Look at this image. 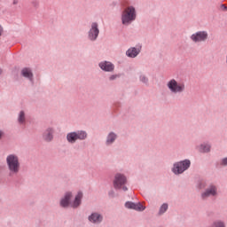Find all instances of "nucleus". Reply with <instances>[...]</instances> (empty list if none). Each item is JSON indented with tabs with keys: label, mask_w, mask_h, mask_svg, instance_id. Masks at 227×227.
Listing matches in <instances>:
<instances>
[{
	"label": "nucleus",
	"mask_w": 227,
	"mask_h": 227,
	"mask_svg": "<svg viewBox=\"0 0 227 227\" xmlns=\"http://www.w3.org/2000/svg\"><path fill=\"white\" fill-rule=\"evenodd\" d=\"M7 166L9 168L10 175H17L20 171V162H19V156L10 154L6 158Z\"/></svg>",
	"instance_id": "f257e3e1"
},
{
	"label": "nucleus",
	"mask_w": 227,
	"mask_h": 227,
	"mask_svg": "<svg viewBox=\"0 0 227 227\" xmlns=\"http://www.w3.org/2000/svg\"><path fill=\"white\" fill-rule=\"evenodd\" d=\"M122 24H130L133 20H136V8L133 6L127 7L121 16Z\"/></svg>",
	"instance_id": "f03ea898"
},
{
	"label": "nucleus",
	"mask_w": 227,
	"mask_h": 227,
	"mask_svg": "<svg viewBox=\"0 0 227 227\" xmlns=\"http://www.w3.org/2000/svg\"><path fill=\"white\" fill-rule=\"evenodd\" d=\"M189 168H191V160H184L181 162L174 164L172 171L175 173V175H181V173H184V171H186V169H189Z\"/></svg>",
	"instance_id": "7ed1b4c3"
},
{
	"label": "nucleus",
	"mask_w": 227,
	"mask_h": 227,
	"mask_svg": "<svg viewBox=\"0 0 227 227\" xmlns=\"http://www.w3.org/2000/svg\"><path fill=\"white\" fill-rule=\"evenodd\" d=\"M167 86L172 93H182V91H184L185 90V84L178 83L175 79L170 80Z\"/></svg>",
	"instance_id": "20e7f679"
},
{
	"label": "nucleus",
	"mask_w": 227,
	"mask_h": 227,
	"mask_svg": "<svg viewBox=\"0 0 227 227\" xmlns=\"http://www.w3.org/2000/svg\"><path fill=\"white\" fill-rule=\"evenodd\" d=\"M86 137H88V134L85 131L71 132L67 136L68 143H75L77 139L84 140Z\"/></svg>",
	"instance_id": "39448f33"
},
{
	"label": "nucleus",
	"mask_w": 227,
	"mask_h": 227,
	"mask_svg": "<svg viewBox=\"0 0 227 227\" xmlns=\"http://www.w3.org/2000/svg\"><path fill=\"white\" fill-rule=\"evenodd\" d=\"M125 184H127V177L121 174H117L114 181V187L115 189H122V191H128L127 187L123 186Z\"/></svg>",
	"instance_id": "423d86ee"
},
{
	"label": "nucleus",
	"mask_w": 227,
	"mask_h": 227,
	"mask_svg": "<svg viewBox=\"0 0 227 227\" xmlns=\"http://www.w3.org/2000/svg\"><path fill=\"white\" fill-rule=\"evenodd\" d=\"M208 38V33L206 31H199L195 34L192 35L191 40L194 42L195 43H198L200 42H205Z\"/></svg>",
	"instance_id": "0eeeda50"
},
{
	"label": "nucleus",
	"mask_w": 227,
	"mask_h": 227,
	"mask_svg": "<svg viewBox=\"0 0 227 227\" xmlns=\"http://www.w3.org/2000/svg\"><path fill=\"white\" fill-rule=\"evenodd\" d=\"M126 208H131L132 210H137V212H143L145 208H146L145 206H143L141 203H134L128 201L125 203Z\"/></svg>",
	"instance_id": "6e6552de"
},
{
	"label": "nucleus",
	"mask_w": 227,
	"mask_h": 227,
	"mask_svg": "<svg viewBox=\"0 0 227 227\" xmlns=\"http://www.w3.org/2000/svg\"><path fill=\"white\" fill-rule=\"evenodd\" d=\"M98 24L97 23H92L91 28L89 32V38L90 40H97V37L98 36Z\"/></svg>",
	"instance_id": "1a4fd4ad"
},
{
	"label": "nucleus",
	"mask_w": 227,
	"mask_h": 227,
	"mask_svg": "<svg viewBox=\"0 0 227 227\" xmlns=\"http://www.w3.org/2000/svg\"><path fill=\"white\" fill-rule=\"evenodd\" d=\"M101 70H105V72H113L114 70V66L111 62H101L99 64Z\"/></svg>",
	"instance_id": "9d476101"
},
{
	"label": "nucleus",
	"mask_w": 227,
	"mask_h": 227,
	"mask_svg": "<svg viewBox=\"0 0 227 227\" xmlns=\"http://www.w3.org/2000/svg\"><path fill=\"white\" fill-rule=\"evenodd\" d=\"M215 194H217V188H215V186H210L204 193H202V198L215 196Z\"/></svg>",
	"instance_id": "9b49d317"
},
{
	"label": "nucleus",
	"mask_w": 227,
	"mask_h": 227,
	"mask_svg": "<svg viewBox=\"0 0 227 227\" xmlns=\"http://www.w3.org/2000/svg\"><path fill=\"white\" fill-rule=\"evenodd\" d=\"M70 198H72V193H66L65 197L60 201L61 207H64V208L68 207V205H70Z\"/></svg>",
	"instance_id": "f8f14e48"
},
{
	"label": "nucleus",
	"mask_w": 227,
	"mask_h": 227,
	"mask_svg": "<svg viewBox=\"0 0 227 227\" xmlns=\"http://www.w3.org/2000/svg\"><path fill=\"white\" fill-rule=\"evenodd\" d=\"M89 221L90 223H102V215L97 213H93L91 215L89 216Z\"/></svg>",
	"instance_id": "ddd939ff"
},
{
	"label": "nucleus",
	"mask_w": 227,
	"mask_h": 227,
	"mask_svg": "<svg viewBox=\"0 0 227 227\" xmlns=\"http://www.w3.org/2000/svg\"><path fill=\"white\" fill-rule=\"evenodd\" d=\"M54 133V130L52 129H48L43 133V139L45 141H52V134Z\"/></svg>",
	"instance_id": "4468645a"
},
{
	"label": "nucleus",
	"mask_w": 227,
	"mask_h": 227,
	"mask_svg": "<svg viewBox=\"0 0 227 227\" xmlns=\"http://www.w3.org/2000/svg\"><path fill=\"white\" fill-rule=\"evenodd\" d=\"M81 200H82V192H78L74 203L71 204V207L73 208H77V207H79V205H81Z\"/></svg>",
	"instance_id": "2eb2a0df"
},
{
	"label": "nucleus",
	"mask_w": 227,
	"mask_h": 227,
	"mask_svg": "<svg viewBox=\"0 0 227 227\" xmlns=\"http://www.w3.org/2000/svg\"><path fill=\"white\" fill-rule=\"evenodd\" d=\"M140 51L136 49V48H131L129 49L126 52L127 56H129V58H136V56H137V54H139Z\"/></svg>",
	"instance_id": "dca6fc26"
},
{
	"label": "nucleus",
	"mask_w": 227,
	"mask_h": 227,
	"mask_svg": "<svg viewBox=\"0 0 227 227\" xmlns=\"http://www.w3.org/2000/svg\"><path fill=\"white\" fill-rule=\"evenodd\" d=\"M21 74L23 75V77H27V79H33V73H31V70L29 68H24L21 71Z\"/></svg>",
	"instance_id": "f3484780"
},
{
	"label": "nucleus",
	"mask_w": 227,
	"mask_h": 227,
	"mask_svg": "<svg viewBox=\"0 0 227 227\" xmlns=\"http://www.w3.org/2000/svg\"><path fill=\"white\" fill-rule=\"evenodd\" d=\"M115 140H116V134L112 132L107 137L106 145H112V143H114Z\"/></svg>",
	"instance_id": "a211bd4d"
},
{
	"label": "nucleus",
	"mask_w": 227,
	"mask_h": 227,
	"mask_svg": "<svg viewBox=\"0 0 227 227\" xmlns=\"http://www.w3.org/2000/svg\"><path fill=\"white\" fill-rule=\"evenodd\" d=\"M200 152H201L202 153L210 152V146L208 145H201L200 146Z\"/></svg>",
	"instance_id": "6ab92c4d"
},
{
	"label": "nucleus",
	"mask_w": 227,
	"mask_h": 227,
	"mask_svg": "<svg viewBox=\"0 0 227 227\" xmlns=\"http://www.w3.org/2000/svg\"><path fill=\"white\" fill-rule=\"evenodd\" d=\"M18 121L19 123H24V121H26V114H24V112L21 111L20 113Z\"/></svg>",
	"instance_id": "aec40b11"
},
{
	"label": "nucleus",
	"mask_w": 227,
	"mask_h": 227,
	"mask_svg": "<svg viewBox=\"0 0 227 227\" xmlns=\"http://www.w3.org/2000/svg\"><path fill=\"white\" fill-rule=\"evenodd\" d=\"M168 210V204H163L160 208V215H161V214H164L166 211Z\"/></svg>",
	"instance_id": "412c9836"
},
{
	"label": "nucleus",
	"mask_w": 227,
	"mask_h": 227,
	"mask_svg": "<svg viewBox=\"0 0 227 227\" xmlns=\"http://www.w3.org/2000/svg\"><path fill=\"white\" fill-rule=\"evenodd\" d=\"M140 81H142V82H148V79L145 78V76H140Z\"/></svg>",
	"instance_id": "4be33fe9"
},
{
	"label": "nucleus",
	"mask_w": 227,
	"mask_h": 227,
	"mask_svg": "<svg viewBox=\"0 0 227 227\" xmlns=\"http://www.w3.org/2000/svg\"><path fill=\"white\" fill-rule=\"evenodd\" d=\"M222 165L227 166V158H224L223 160H222Z\"/></svg>",
	"instance_id": "5701e85b"
},
{
	"label": "nucleus",
	"mask_w": 227,
	"mask_h": 227,
	"mask_svg": "<svg viewBox=\"0 0 227 227\" xmlns=\"http://www.w3.org/2000/svg\"><path fill=\"white\" fill-rule=\"evenodd\" d=\"M116 77H118V75H112L110 76V81H114V79H116Z\"/></svg>",
	"instance_id": "b1692460"
},
{
	"label": "nucleus",
	"mask_w": 227,
	"mask_h": 227,
	"mask_svg": "<svg viewBox=\"0 0 227 227\" xmlns=\"http://www.w3.org/2000/svg\"><path fill=\"white\" fill-rule=\"evenodd\" d=\"M221 8H222V10H225V11L227 12V6H226V5L222 4V5H221Z\"/></svg>",
	"instance_id": "393cba45"
},
{
	"label": "nucleus",
	"mask_w": 227,
	"mask_h": 227,
	"mask_svg": "<svg viewBox=\"0 0 227 227\" xmlns=\"http://www.w3.org/2000/svg\"><path fill=\"white\" fill-rule=\"evenodd\" d=\"M3 35V27L0 25V36Z\"/></svg>",
	"instance_id": "a878e982"
},
{
	"label": "nucleus",
	"mask_w": 227,
	"mask_h": 227,
	"mask_svg": "<svg viewBox=\"0 0 227 227\" xmlns=\"http://www.w3.org/2000/svg\"><path fill=\"white\" fill-rule=\"evenodd\" d=\"M19 4V1L13 0L12 4Z\"/></svg>",
	"instance_id": "bb28decb"
},
{
	"label": "nucleus",
	"mask_w": 227,
	"mask_h": 227,
	"mask_svg": "<svg viewBox=\"0 0 227 227\" xmlns=\"http://www.w3.org/2000/svg\"><path fill=\"white\" fill-rule=\"evenodd\" d=\"M3 137V131L0 130V139Z\"/></svg>",
	"instance_id": "cd10ccee"
},
{
	"label": "nucleus",
	"mask_w": 227,
	"mask_h": 227,
	"mask_svg": "<svg viewBox=\"0 0 227 227\" xmlns=\"http://www.w3.org/2000/svg\"><path fill=\"white\" fill-rule=\"evenodd\" d=\"M1 74H3V70L0 69V75H1Z\"/></svg>",
	"instance_id": "c85d7f7f"
}]
</instances>
